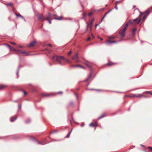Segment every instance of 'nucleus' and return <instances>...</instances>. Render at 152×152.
Wrapping results in <instances>:
<instances>
[{
  "label": "nucleus",
  "instance_id": "54",
  "mask_svg": "<svg viewBox=\"0 0 152 152\" xmlns=\"http://www.w3.org/2000/svg\"><path fill=\"white\" fill-rule=\"evenodd\" d=\"M18 47L20 48H22V46H18Z\"/></svg>",
  "mask_w": 152,
  "mask_h": 152
},
{
  "label": "nucleus",
  "instance_id": "22",
  "mask_svg": "<svg viewBox=\"0 0 152 152\" xmlns=\"http://www.w3.org/2000/svg\"><path fill=\"white\" fill-rule=\"evenodd\" d=\"M119 2V1H117V2H116L115 3L116 6L115 7V8L116 9V10H117L118 9V8L117 7V5L118 4V3Z\"/></svg>",
  "mask_w": 152,
  "mask_h": 152
},
{
  "label": "nucleus",
  "instance_id": "44",
  "mask_svg": "<svg viewBox=\"0 0 152 152\" xmlns=\"http://www.w3.org/2000/svg\"><path fill=\"white\" fill-rule=\"evenodd\" d=\"M71 53L72 52L71 51H70L69 52L68 55H70Z\"/></svg>",
  "mask_w": 152,
  "mask_h": 152
},
{
  "label": "nucleus",
  "instance_id": "50",
  "mask_svg": "<svg viewBox=\"0 0 152 152\" xmlns=\"http://www.w3.org/2000/svg\"><path fill=\"white\" fill-rule=\"evenodd\" d=\"M18 70L17 71V76H18Z\"/></svg>",
  "mask_w": 152,
  "mask_h": 152
},
{
  "label": "nucleus",
  "instance_id": "62",
  "mask_svg": "<svg viewBox=\"0 0 152 152\" xmlns=\"http://www.w3.org/2000/svg\"><path fill=\"white\" fill-rule=\"evenodd\" d=\"M37 142H38V143L39 144H41V143L39 142H38V141Z\"/></svg>",
  "mask_w": 152,
  "mask_h": 152
},
{
  "label": "nucleus",
  "instance_id": "1",
  "mask_svg": "<svg viewBox=\"0 0 152 152\" xmlns=\"http://www.w3.org/2000/svg\"><path fill=\"white\" fill-rule=\"evenodd\" d=\"M53 59L55 61H57L59 62V64H61L62 61L60 60V59H64V56H55L53 57Z\"/></svg>",
  "mask_w": 152,
  "mask_h": 152
},
{
  "label": "nucleus",
  "instance_id": "5",
  "mask_svg": "<svg viewBox=\"0 0 152 152\" xmlns=\"http://www.w3.org/2000/svg\"><path fill=\"white\" fill-rule=\"evenodd\" d=\"M118 42L117 41H111L109 40H108L107 41V44L108 45H109L111 43H115Z\"/></svg>",
  "mask_w": 152,
  "mask_h": 152
},
{
  "label": "nucleus",
  "instance_id": "35",
  "mask_svg": "<svg viewBox=\"0 0 152 152\" xmlns=\"http://www.w3.org/2000/svg\"><path fill=\"white\" fill-rule=\"evenodd\" d=\"M16 51H17L18 52H19V53H21V52H22V50H16Z\"/></svg>",
  "mask_w": 152,
  "mask_h": 152
},
{
  "label": "nucleus",
  "instance_id": "9",
  "mask_svg": "<svg viewBox=\"0 0 152 152\" xmlns=\"http://www.w3.org/2000/svg\"><path fill=\"white\" fill-rule=\"evenodd\" d=\"M15 15H16L17 17H21L25 21H26L25 19L20 14H18L17 13H15Z\"/></svg>",
  "mask_w": 152,
  "mask_h": 152
},
{
  "label": "nucleus",
  "instance_id": "34",
  "mask_svg": "<svg viewBox=\"0 0 152 152\" xmlns=\"http://www.w3.org/2000/svg\"><path fill=\"white\" fill-rule=\"evenodd\" d=\"M86 64L89 68H91V66L90 65H89L88 64Z\"/></svg>",
  "mask_w": 152,
  "mask_h": 152
},
{
  "label": "nucleus",
  "instance_id": "16",
  "mask_svg": "<svg viewBox=\"0 0 152 152\" xmlns=\"http://www.w3.org/2000/svg\"><path fill=\"white\" fill-rule=\"evenodd\" d=\"M114 64V63H113L112 62H109L107 64V65L108 66H111Z\"/></svg>",
  "mask_w": 152,
  "mask_h": 152
},
{
  "label": "nucleus",
  "instance_id": "4",
  "mask_svg": "<svg viewBox=\"0 0 152 152\" xmlns=\"http://www.w3.org/2000/svg\"><path fill=\"white\" fill-rule=\"evenodd\" d=\"M145 12L146 13V14L144 15L143 17L142 18V20H144L147 18L148 15V14L150 12V11L149 10H148L146 11Z\"/></svg>",
  "mask_w": 152,
  "mask_h": 152
},
{
  "label": "nucleus",
  "instance_id": "14",
  "mask_svg": "<svg viewBox=\"0 0 152 152\" xmlns=\"http://www.w3.org/2000/svg\"><path fill=\"white\" fill-rule=\"evenodd\" d=\"M52 19V18H51V15L49 13L48 14V16L47 18H46V20H49V19Z\"/></svg>",
  "mask_w": 152,
  "mask_h": 152
},
{
  "label": "nucleus",
  "instance_id": "17",
  "mask_svg": "<svg viewBox=\"0 0 152 152\" xmlns=\"http://www.w3.org/2000/svg\"><path fill=\"white\" fill-rule=\"evenodd\" d=\"M6 87L5 85H0V90L3 89L4 88Z\"/></svg>",
  "mask_w": 152,
  "mask_h": 152
},
{
  "label": "nucleus",
  "instance_id": "29",
  "mask_svg": "<svg viewBox=\"0 0 152 152\" xmlns=\"http://www.w3.org/2000/svg\"><path fill=\"white\" fill-rule=\"evenodd\" d=\"M133 23V21L132 20H130L129 21V24H131Z\"/></svg>",
  "mask_w": 152,
  "mask_h": 152
},
{
  "label": "nucleus",
  "instance_id": "48",
  "mask_svg": "<svg viewBox=\"0 0 152 152\" xmlns=\"http://www.w3.org/2000/svg\"><path fill=\"white\" fill-rule=\"evenodd\" d=\"M57 93L58 94H62V92H58Z\"/></svg>",
  "mask_w": 152,
  "mask_h": 152
},
{
  "label": "nucleus",
  "instance_id": "3",
  "mask_svg": "<svg viewBox=\"0 0 152 152\" xmlns=\"http://www.w3.org/2000/svg\"><path fill=\"white\" fill-rule=\"evenodd\" d=\"M38 18L39 20H41L42 21H43L46 20V18L44 17L42 15H38Z\"/></svg>",
  "mask_w": 152,
  "mask_h": 152
},
{
  "label": "nucleus",
  "instance_id": "53",
  "mask_svg": "<svg viewBox=\"0 0 152 152\" xmlns=\"http://www.w3.org/2000/svg\"><path fill=\"white\" fill-rule=\"evenodd\" d=\"M94 19H92L91 21H92V22H93L94 21Z\"/></svg>",
  "mask_w": 152,
  "mask_h": 152
},
{
  "label": "nucleus",
  "instance_id": "42",
  "mask_svg": "<svg viewBox=\"0 0 152 152\" xmlns=\"http://www.w3.org/2000/svg\"><path fill=\"white\" fill-rule=\"evenodd\" d=\"M90 38L89 37L87 39V41H89L90 40Z\"/></svg>",
  "mask_w": 152,
  "mask_h": 152
},
{
  "label": "nucleus",
  "instance_id": "7",
  "mask_svg": "<svg viewBox=\"0 0 152 152\" xmlns=\"http://www.w3.org/2000/svg\"><path fill=\"white\" fill-rule=\"evenodd\" d=\"M93 22L92 21L90 22V23H88L87 24V28H88V27L90 26V30H91V27L92 25Z\"/></svg>",
  "mask_w": 152,
  "mask_h": 152
},
{
  "label": "nucleus",
  "instance_id": "43",
  "mask_svg": "<svg viewBox=\"0 0 152 152\" xmlns=\"http://www.w3.org/2000/svg\"><path fill=\"white\" fill-rule=\"evenodd\" d=\"M137 18H136V19H134V20H133V21H134H134H136L137 20Z\"/></svg>",
  "mask_w": 152,
  "mask_h": 152
},
{
  "label": "nucleus",
  "instance_id": "15",
  "mask_svg": "<svg viewBox=\"0 0 152 152\" xmlns=\"http://www.w3.org/2000/svg\"><path fill=\"white\" fill-rule=\"evenodd\" d=\"M134 96L136 97H140L143 96L142 94H135L134 95Z\"/></svg>",
  "mask_w": 152,
  "mask_h": 152
},
{
  "label": "nucleus",
  "instance_id": "12",
  "mask_svg": "<svg viewBox=\"0 0 152 152\" xmlns=\"http://www.w3.org/2000/svg\"><path fill=\"white\" fill-rule=\"evenodd\" d=\"M42 96L45 97H48L50 95V94L46 93H43L42 94Z\"/></svg>",
  "mask_w": 152,
  "mask_h": 152
},
{
  "label": "nucleus",
  "instance_id": "37",
  "mask_svg": "<svg viewBox=\"0 0 152 152\" xmlns=\"http://www.w3.org/2000/svg\"><path fill=\"white\" fill-rule=\"evenodd\" d=\"M79 67H81V68H82L83 69H84V67L83 66H82L80 65H79Z\"/></svg>",
  "mask_w": 152,
  "mask_h": 152
},
{
  "label": "nucleus",
  "instance_id": "18",
  "mask_svg": "<svg viewBox=\"0 0 152 152\" xmlns=\"http://www.w3.org/2000/svg\"><path fill=\"white\" fill-rule=\"evenodd\" d=\"M92 75V72L91 71V72H90V75H89V77H88V78L86 79V81H87V80H89L90 78L91 77V75Z\"/></svg>",
  "mask_w": 152,
  "mask_h": 152
},
{
  "label": "nucleus",
  "instance_id": "25",
  "mask_svg": "<svg viewBox=\"0 0 152 152\" xmlns=\"http://www.w3.org/2000/svg\"><path fill=\"white\" fill-rule=\"evenodd\" d=\"M79 65H72V67H79Z\"/></svg>",
  "mask_w": 152,
  "mask_h": 152
},
{
  "label": "nucleus",
  "instance_id": "24",
  "mask_svg": "<svg viewBox=\"0 0 152 152\" xmlns=\"http://www.w3.org/2000/svg\"><path fill=\"white\" fill-rule=\"evenodd\" d=\"M107 14V13H106L104 15V16L102 18V19L101 20V21H102V20H103V19H104V18L105 17L106 15Z\"/></svg>",
  "mask_w": 152,
  "mask_h": 152
},
{
  "label": "nucleus",
  "instance_id": "11",
  "mask_svg": "<svg viewBox=\"0 0 152 152\" xmlns=\"http://www.w3.org/2000/svg\"><path fill=\"white\" fill-rule=\"evenodd\" d=\"M78 54L77 53L75 56H74L72 57V59L73 60H75L77 59H78Z\"/></svg>",
  "mask_w": 152,
  "mask_h": 152
},
{
  "label": "nucleus",
  "instance_id": "60",
  "mask_svg": "<svg viewBox=\"0 0 152 152\" xmlns=\"http://www.w3.org/2000/svg\"><path fill=\"white\" fill-rule=\"evenodd\" d=\"M100 39L101 41L103 40V39L102 38H100Z\"/></svg>",
  "mask_w": 152,
  "mask_h": 152
},
{
  "label": "nucleus",
  "instance_id": "45",
  "mask_svg": "<svg viewBox=\"0 0 152 152\" xmlns=\"http://www.w3.org/2000/svg\"><path fill=\"white\" fill-rule=\"evenodd\" d=\"M47 45H48V46H50L52 47L51 45L50 44H48Z\"/></svg>",
  "mask_w": 152,
  "mask_h": 152
},
{
  "label": "nucleus",
  "instance_id": "49",
  "mask_svg": "<svg viewBox=\"0 0 152 152\" xmlns=\"http://www.w3.org/2000/svg\"><path fill=\"white\" fill-rule=\"evenodd\" d=\"M112 10H110L108 12H107V13H109L110 12H111Z\"/></svg>",
  "mask_w": 152,
  "mask_h": 152
},
{
  "label": "nucleus",
  "instance_id": "58",
  "mask_svg": "<svg viewBox=\"0 0 152 152\" xmlns=\"http://www.w3.org/2000/svg\"><path fill=\"white\" fill-rule=\"evenodd\" d=\"M75 61L76 62H79V61L78 60H76Z\"/></svg>",
  "mask_w": 152,
  "mask_h": 152
},
{
  "label": "nucleus",
  "instance_id": "30",
  "mask_svg": "<svg viewBox=\"0 0 152 152\" xmlns=\"http://www.w3.org/2000/svg\"><path fill=\"white\" fill-rule=\"evenodd\" d=\"M52 20V19H49V20H48L49 22V23L50 24H51V20Z\"/></svg>",
  "mask_w": 152,
  "mask_h": 152
},
{
  "label": "nucleus",
  "instance_id": "26",
  "mask_svg": "<svg viewBox=\"0 0 152 152\" xmlns=\"http://www.w3.org/2000/svg\"><path fill=\"white\" fill-rule=\"evenodd\" d=\"M65 61L67 63H70L69 61L67 59H65Z\"/></svg>",
  "mask_w": 152,
  "mask_h": 152
},
{
  "label": "nucleus",
  "instance_id": "31",
  "mask_svg": "<svg viewBox=\"0 0 152 152\" xmlns=\"http://www.w3.org/2000/svg\"><path fill=\"white\" fill-rule=\"evenodd\" d=\"M140 21H141V19H139V20H138L137 23V24H139V23H140Z\"/></svg>",
  "mask_w": 152,
  "mask_h": 152
},
{
  "label": "nucleus",
  "instance_id": "64",
  "mask_svg": "<svg viewBox=\"0 0 152 152\" xmlns=\"http://www.w3.org/2000/svg\"><path fill=\"white\" fill-rule=\"evenodd\" d=\"M83 125H83V124H82V125H81V126H83Z\"/></svg>",
  "mask_w": 152,
  "mask_h": 152
},
{
  "label": "nucleus",
  "instance_id": "10",
  "mask_svg": "<svg viewBox=\"0 0 152 152\" xmlns=\"http://www.w3.org/2000/svg\"><path fill=\"white\" fill-rule=\"evenodd\" d=\"M89 126H97L98 125L96 123H95L94 124L93 123H91L90 124Z\"/></svg>",
  "mask_w": 152,
  "mask_h": 152
},
{
  "label": "nucleus",
  "instance_id": "2",
  "mask_svg": "<svg viewBox=\"0 0 152 152\" xmlns=\"http://www.w3.org/2000/svg\"><path fill=\"white\" fill-rule=\"evenodd\" d=\"M126 30V28H124L122 30H121L120 31V35L122 37H124L125 36V32Z\"/></svg>",
  "mask_w": 152,
  "mask_h": 152
},
{
  "label": "nucleus",
  "instance_id": "40",
  "mask_svg": "<svg viewBox=\"0 0 152 152\" xmlns=\"http://www.w3.org/2000/svg\"><path fill=\"white\" fill-rule=\"evenodd\" d=\"M144 13H142L141 12H140V16H141L142 15H143L144 14Z\"/></svg>",
  "mask_w": 152,
  "mask_h": 152
},
{
  "label": "nucleus",
  "instance_id": "23",
  "mask_svg": "<svg viewBox=\"0 0 152 152\" xmlns=\"http://www.w3.org/2000/svg\"><path fill=\"white\" fill-rule=\"evenodd\" d=\"M136 30V29L135 28H134L132 30V33H134Z\"/></svg>",
  "mask_w": 152,
  "mask_h": 152
},
{
  "label": "nucleus",
  "instance_id": "47",
  "mask_svg": "<svg viewBox=\"0 0 152 152\" xmlns=\"http://www.w3.org/2000/svg\"><path fill=\"white\" fill-rule=\"evenodd\" d=\"M70 105H73V103L72 102H71L70 103Z\"/></svg>",
  "mask_w": 152,
  "mask_h": 152
},
{
  "label": "nucleus",
  "instance_id": "20",
  "mask_svg": "<svg viewBox=\"0 0 152 152\" xmlns=\"http://www.w3.org/2000/svg\"><path fill=\"white\" fill-rule=\"evenodd\" d=\"M54 19H56L57 20H61L62 19V17H60L59 18H53Z\"/></svg>",
  "mask_w": 152,
  "mask_h": 152
},
{
  "label": "nucleus",
  "instance_id": "51",
  "mask_svg": "<svg viewBox=\"0 0 152 152\" xmlns=\"http://www.w3.org/2000/svg\"><path fill=\"white\" fill-rule=\"evenodd\" d=\"M149 148L151 149L152 150V147H148Z\"/></svg>",
  "mask_w": 152,
  "mask_h": 152
},
{
  "label": "nucleus",
  "instance_id": "28",
  "mask_svg": "<svg viewBox=\"0 0 152 152\" xmlns=\"http://www.w3.org/2000/svg\"><path fill=\"white\" fill-rule=\"evenodd\" d=\"M6 46H7V47L10 49H11V46L7 44H5Z\"/></svg>",
  "mask_w": 152,
  "mask_h": 152
},
{
  "label": "nucleus",
  "instance_id": "63",
  "mask_svg": "<svg viewBox=\"0 0 152 152\" xmlns=\"http://www.w3.org/2000/svg\"><path fill=\"white\" fill-rule=\"evenodd\" d=\"M136 7V6H135V5H134V6H133V7H134H134Z\"/></svg>",
  "mask_w": 152,
  "mask_h": 152
},
{
  "label": "nucleus",
  "instance_id": "61",
  "mask_svg": "<svg viewBox=\"0 0 152 152\" xmlns=\"http://www.w3.org/2000/svg\"><path fill=\"white\" fill-rule=\"evenodd\" d=\"M109 39H113V37H110L109 38Z\"/></svg>",
  "mask_w": 152,
  "mask_h": 152
},
{
  "label": "nucleus",
  "instance_id": "52",
  "mask_svg": "<svg viewBox=\"0 0 152 152\" xmlns=\"http://www.w3.org/2000/svg\"><path fill=\"white\" fill-rule=\"evenodd\" d=\"M21 107V104H19V105H18V107L19 108Z\"/></svg>",
  "mask_w": 152,
  "mask_h": 152
},
{
  "label": "nucleus",
  "instance_id": "6",
  "mask_svg": "<svg viewBox=\"0 0 152 152\" xmlns=\"http://www.w3.org/2000/svg\"><path fill=\"white\" fill-rule=\"evenodd\" d=\"M36 43V42L35 41H34L31 42L29 45H28V46L29 47L33 46Z\"/></svg>",
  "mask_w": 152,
  "mask_h": 152
},
{
  "label": "nucleus",
  "instance_id": "41",
  "mask_svg": "<svg viewBox=\"0 0 152 152\" xmlns=\"http://www.w3.org/2000/svg\"><path fill=\"white\" fill-rule=\"evenodd\" d=\"M23 93H24V95H26V92L25 91H23Z\"/></svg>",
  "mask_w": 152,
  "mask_h": 152
},
{
  "label": "nucleus",
  "instance_id": "38",
  "mask_svg": "<svg viewBox=\"0 0 152 152\" xmlns=\"http://www.w3.org/2000/svg\"><path fill=\"white\" fill-rule=\"evenodd\" d=\"M10 42V43L13 44L14 45H15V44H16L14 42Z\"/></svg>",
  "mask_w": 152,
  "mask_h": 152
},
{
  "label": "nucleus",
  "instance_id": "39",
  "mask_svg": "<svg viewBox=\"0 0 152 152\" xmlns=\"http://www.w3.org/2000/svg\"><path fill=\"white\" fill-rule=\"evenodd\" d=\"M147 92L148 94H151L152 95V94L151 92H150V91H147Z\"/></svg>",
  "mask_w": 152,
  "mask_h": 152
},
{
  "label": "nucleus",
  "instance_id": "27",
  "mask_svg": "<svg viewBox=\"0 0 152 152\" xmlns=\"http://www.w3.org/2000/svg\"><path fill=\"white\" fill-rule=\"evenodd\" d=\"M104 115H102L101 116H100V117H99V118H98V119H99L101 118H102L103 117H104Z\"/></svg>",
  "mask_w": 152,
  "mask_h": 152
},
{
  "label": "nucleus",
  "instance_id": "57",
  "mask_svg": "<svg viewBox=\"0 0 152 152\" xmlns=\"http://www.w3.org/2000/svg\"><path fill=\"white\" fill-rule=\"evenodd\" d=\"M141 146H142L143 147H145L144 145H141Z\"/></svg>",
  "mask_w": 152,
  "mask_h": 152
},
{
  "label": "nucleus",
  "instance_id": "13",
  "mask_svg": "<svg viewBox=\"0 0 152 152\" xmlns=\"http://www.w3.org/2000/svg\"><path fill=\"white\" fill-rule=\"evenodd\" d=\"M21 53L22 54H26V55L28 56L29 55V53L28 52H26L25 51H22L21 52Z\"/></svg>",
  "mask_w": 152,
  "mask_h": 152
},
{
  "label": "nucleus",
  "instance_id": "33",
  "mask_svg": "<svg viewBox=\"0 0 152 152\" xmlns=\"http://www.w3.org/2000/svg\"><path fill=\"white\" fill-rule=\"evenodd\" d=\"M10 50H12L14 51H16V50L15 49H14L13 48L11 47V49H10Z\"/></svg>",
  "mask_w": 152,
  "mask_h": 152
},
{
  "label": "nucleus",
  "instance_id": "32",
  "mask_svg": "<svg viewBox=\"0 0 152 152\" xmlns=\"http://www.w3.org/2000/svg\"><path fill=\"white\" fill-rule=\"evenodd\" d=\"M92 15V12H90V13H88V15L89 16H91Z\"/></svg>",
  "mask_w": 152,
  "mask_h": 152
},
{
  "label": "nucleus",
  "instance_id": "8",
  "mask_svg": "<svg viewBox=\"0 0 152 152\" xmlns=\"http://www.w3.org/2000/svg\"><path fill=\"white\" fill-rule=\"evenodd\" d=\"M17 119V116L15 115L14 117H11L10 118V121L11 122L14 121L15 120Z\"/></svg>",
  "mask_w": 152,
  "mask_h": 152
},
{
  "label": "nucleus",
  "instance_id": "55",
  "mask_svg": "<svg viewBox=\"0 0 152 152\" xmlns=\"http://www.w3.org/2000/svg\"><path fill=\"white\" fill-rule=\"evenodd\" d=\"M30 120H29L28 122L26 121V123H28V122H30Z\"/></svg>",
  "mask_w": 152,
  "mask_h": 152
},
{
  "label": "nucleus",
  "instance_id": "19",
  "mask_svg": "<svg viewBox=\"0 0 152 152\" xmlns=\"http://www.w3.org/2000/svg\"><path fill=\"white\" fill-rule=\"evenodd\" d=\"M71 133V131L69 132L67 134V135L66 136V138H69V137Z\"/></svg>",
  "mask_w": 152,
  "mask_h": 152
},
{
  "label": "nucleus",
  "instance_id": "21",
  "mask_svg": "<svg viewBox=\"0 0 152 152\" xmlns=\"http://www.w3.org/2000/svg\"><path fill=\"white\" fill-rule=\"evenodd\" d=\"M7 5L12 7V2H10Z\"/></svg>",
  "mask_w": 152,
  "mask_h": 152
},
{
  "label": "nucleus",
  "instance_id": "59",
  "mask_svg": "<svg viewBox=\"0 0 152 152\" xmlns=\"http://www.w3.org/2000/svg\"><path fill=\"white\" fill-rule=\"evenodd\" d=\"M98 25V24H96V25H95V27H96Z\"/></svg>",
  "mask_w": 152,
  "mask_h": 152
},
{
  "label": "nucleus",
  "instance_id": "46",
  "mask_svg": "<svg viewBox=\"0 0 152 152\" xmlns=\"http://www.w3.org/2000/svg\"><path fill=\"white\" fill-rule=\"evenodd\" d=\"M75 96H76V97L77 99H78V96H77V94H75Z\"/></svg>",
  "mask_w": 152,
  "mask_h": 152
},
{
  "label": "nucleus",
  "instance_id": "36",
  "mask_svg": "<svg viewBox=\"0 0 152 152\" xmlns=\"http://www.w3.org/2000/svg\"><path fill=\"white\" fill-rule=\"evenodd\" d=\"M128 26V24H126L125 25V27L124 28H126H126Z\"/></svg>",
  "mask_w": 152,
  "mask_h": 152
},
{
  "label": "nucleus",
  "instance_id": "56",
  "mask_svg": "<svg viewBox=\"0 0 152 152\" xmlns=\"http://www.w3.org/2000/svg\"><path fill=\"white\" fill-rule=\"evenodd\" d=\"M91 35H92V37L93 38H94V36L92 34H91Z\"/></svg>",
  "mask_w": 152,
  "mask_h": 152
}]
</instances>
